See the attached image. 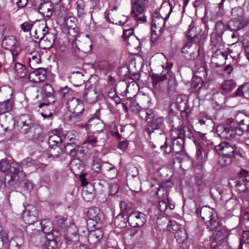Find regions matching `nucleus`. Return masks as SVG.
I'll return each mask as SVG.
<instances>
[{
    "label": "nucleus",
    "mask_w": 249,
    "mask_h": 249,
    "mask_svg": "<svg viewBox=\"0 0 249 249\" xmlns=\"http://www.w3.org/2000/svg\"><path fill=\"white\" fill-rule=\"evenodd\" d=\"M192 71L196 77L203 78L205 80L212 81L215 77L213 71L206 68L202 62L199 65H195L192 69Z\"/></svg>",
    "instance_id": "9b49d317"
},
{
    "label": "nucleus",
    "mask_w": 249,
    "mask_h": 249,
    "mask_svg": "<svg viewBox=\"0 0 249 249\" xmlns=\"http://www.w3.org/2000/svg\"><path fill=\"white\" fill-rule=\"evenodd\" d=\"M16 43L15 37L13 36H5L2 40V45L7 50H12Z\"/></svg>",
    "instance_id": "a18cd8bd"
},
{
    "label": "nucleus",
    "mask_w": 249,
    "mask_h": 249,
    "mask_svg": "<svg viewBox=\"0 0 249 249\" xmlns=\"http://www.w3.org/2000/svg\"><path fill=\"white\" fill-rule=\"evenodd\" d=\"M49 151L48 153L49 158H58L63 152V150L60 146H53L52 147H49Z\"/></svg>",
    "instance_id": "09e8293b"
},
{
    "label": "nucleus",
    "mask_w": 249,
    "mask_h": 249,
    "mask_svg": "<svg viewBox=\"0 0 249 249\" xmlns=\"http://www.w3.org/2000/svg\"><path fill=\"white\" fill-rule=\"evenodd\" d=\"M152 28L158 30L160 33H162L165 22L168 18H163L160 14L158 10H156L152 14Z\"/></svg>",
    "instance_id": "412c9836"
},
{
    "label": "nucleus",
    "mask_w": 249,
    "mask_h": 249,
    "mask_svg": "<svg viewBox=\"0 0 249 249\" xmlns=\"http://www.w3.org/2000/svg\"><path fill=\"white\" fill-rule=\"evenodd\" d=\"M215 151L218 154H223L227 156L234 157L235 155L242 156L240 149L234 144H229L227 142H221L214 146Z\"/></svg>",
    "instance_id": "1a4fd4ad"
},
{
    "label": "nucleus",
    "mask_w": 249,
    "mask_h": 249,
    "mask_svg": "<svg viewBox=\"0 0 249 249\" xmlns=\"http://www.w3.org/2000/svg\"><path fill=\"white\" fill-rule=\"evenodd\" d=\"M231 185H234L237 191L243 193L247 191L249 192V175L245 170H242L236 179H231L230 182Z\"/></svg>",
    "instance_id": "6e6552de"
},
{
    "label": "nucleus",
    "mask_w": 249,
    "mask_h": 249,
    "mask_svg": "<svg viewBox=\"0 0 249 249\" xmlns=\"http://www.w3.org/2000/svg\"><path fill=\"white\" fill-rule=\"evenodd\" d=\"M214 29L215 34L220 36H222L224 32L228 29L227 24L225 25L222 20H218L215 22Z\"/></svg>",
    "instance_id": "603ef678"
},
{
    "label": "nucleus",
    "mask_w": 249,
    "mask_h": 249,
    "mask_svg": "<svg viewBox=\"0 0 249 249\" xmlns=\"http://www.w3.org/2000/svg\"><path fill=\"white\" fill-rule=\"evenodd\" d=\"M13 55V70L15 73L20 78H24L27 75V71L25 66L22 64L18 62H14L16 61V57L18 55V53L15 51L12 52Z\"/></svg>",
    "instance_id": "5701e85b"
},
{
    "label": "nucleus",
    "mask_w": 249,
    "mask_h": 249,
    "mask_svg": "<svg viewBox=\"0 0 249 249\" xmlns=\"http://www.w3.org/2000/svg\"><path fill=\"white\" fill-rule=\"evenodd\" d=\"M194 30L193 29H189L187 33V36L190 37L191 39L187 41V43H191L192 44H195L196 45V47L199 48V50L202 51L203 42L201 40V38L200 36L196 34H192L191 32Z\"/></svg>",
    "instance_id": "f704fd0d"
},
{
    "label": "nucleus",
    "mask_w": 249,
    "mask_h": 249,
    "mask_svg": "<svg viewBox=\"0 0 249 249\" xmlns=\"http://www.w3.org/2000/svg\"><path fill=\"white\" fill-rule=\"evenodd\" d=\"M229 235V233L228 230L225 228H222L217 231L212 241H215L217 242H220L226 239Z\"/></svg>",
    "instance_id": "c03bdc74"
},
{
    "label": "nucleus",
    "mask_w": 249,
    "mask_h": 249,
    "mask_svg": "<svg viewBox=\"0 0 249 249\" xmlns=\"http://www.w3.org/2000/svg\"><path fill=\"white\" fill-rule=\"evenodd\" d=\"M196 133H194L191 128L186 125L178 126H173L171 130L172 141L168 140L167 137L163 138L165 142L160 147L166 154H169L173 151L178 153L184 149L185 139H191L195 137Z\"/></svg>",
    "instance_id": "f257e3e1"
},
{
    "label": "nucleus",
    "mask_w": 249,
    "mask_h": 249,
    "mask_svg": "<svg viewBox=\"0 0 249 249\" xmlns=\"http://www.w3.org/2000/svg\"><path fill=\"white\" fill-rule=\"evenodd\" d=\"M9 171L5 177V185L10 187L16 185L19 180L21 168L18 162L10 164L6 159L0 160V171L5 172Z\"/></svg>",
    "instance_id": "7ed1b4c3"
},
{
    "label": "nucleus",
    "mask_w": 249,
    "mask_h": 249,
    "mask_svg": "<svg viewBox=\"0 0 249 249\" xmlns=\"http://www.w3.org/2000/svg\"><path fill=\"white\" fill-rule=\"evenodd\" d=\"M23 217L28 225L36 222L38 220V213L36 208L32 205H28L23 213Z\"/></svg>",
    "instance_id": "6ab92c4d"
},
{
    "label": "nucleus",
    "mask_w": 249,
    "mask_h": 249,
    "mask_svg": "<svg viewBox=\"0 0 249 249\" xmlns=\"http://www.w3.org/2000/svg\"><path fill=\"white\" fill-rule=\"evenodd\" d=\"M235 95L249 100V82L240 86L235 91Z\"/></svg>",
    "instance_id": "37998d69"
},
{
    "label": "nucleus",
    "mask_w": 249,
    "mask_h": 249,
    "mask_svg": "<svg viewBox=\"0 0 249 249\" xmlns=\"http://www.w3.org/2000/svg\"><path fill=\"white\" fill-rule=\"evenodd\" d=\"M54 135L49 137L48 140V143L49 147H55L59 146L61 143L62 139L58 135L61 133V130L60 129H55L53 131Z\"/></svg>",
    "instance_id": "473e14b6"
},
{
    "label": "nucleus",
    "mask_w": 249,
    "mask_h": 249,
    "mask_svg": "<svg viewBox=\"0 0 249 249\" xmlns=\"http://www.w3.org/2000/svg\"><path fill=\"white\" fill-rule=\"evenodd\" d=\"M102 172L109 178H113L117 175L116 169L112 165L107 162L102 163Z\"/></svg>",
    "instance_id": "2f4dec72"
},
{
    "label": "nucleus",
    "mask_w": 249,
    "mask_h": 249,
    "mask_svg": "<svg viewBox=\"0 0 249 249\" xmlns=\"http://www.w3.org/2000/svg\"><path fill=\"white\" fill-rule=\"evenodd\" d=\"M22 238L21 237H15L11 239L9 242V249H19L22 244Z\"/></svg>",
    "instance_id": "13d9d810"
},
{
    "label": "nucleus",
    "mask_w": 249,
    "mask_h": 249,
    "mask_svg": "<svg viewBox=\"0 0 249 249\" xmlns=\"http://www.w3.org/2000/svg\"><path fill=\"white\" fill-rule=\"evenodd\" d=\"M168 77V87L167 91L169 94H172L176 91L177 83L175 76L173 72L169 69L167 70L166 73L163 72L160 74H154L152 76L153 83L157 85L162 82Z\"/></svg>",
    "instance_id": "39448f33"
},
{
    "label": "nucleus",
    "mask_w": 249,
    "mask_h": 249,
    "mask_svg": "<svg viewBox=\"0 0 249 249\" xmlns=\"http://www.w3.org/2000/svg\"><path fill=\"white\" fill-rule=\"evenodd\" d=\"M235 120L237 123V126L235 127L237 135L240 136L243 132H248L249 117L244 113H239L236 115Z\"/></svg>",
    "instance_id": "dca6fc26"
},
{
    "label": "nucleus",
    "mask_w": 249,
    "mask_h": 249,
    "mask_svg": "<svg viewBox=\"0 0 249 249\" xmlns=\"http://www.w3.org/2000/svg\"><path fill=\"white\" fill-rule=\"evenodd\" d=\"M84 75L79 71L73 72L71 75L68 77L70 81L74 86H81L84 83L85 80L84 79Z\"/></svg>",
    "instance_id": "e433bc0d"
},
{
    "label": "nucleus",
    "mask_w": 249,
    "mask_h": 249,
    "mask_svg": "<svg viewBox=\"0 0 249 249\" xmlns=\"http://www.w3.org/2000/svg\"><path fill=\"white\" fill-rule=\"evenodd\" d=\"M171 183L169 181L163 182L159 187V189L157 192V195L160 197L161 195L160 194L162 193L163 196L165 195V197H167L168 194V188L171 187Z\"/></svg>",
    "instance_id": "8fccbe9b"
},
{
    "label": "nucleus",
    "mask_w": 249,
    "mask_h": 249,
    "mask_svg": "<svg viewBox=\"0 0 249 249\" xmlns=\"http://www.w3.org/2000/svg\"><path fill=\"white\" fill-rule=\"evenodd\" d=\"M87 233L85 235L86 236L89 243L91 244H95L102 239L103 236V233L102 231L98 229H96L94 230L89 231L87 230Z\"/></svg>",
    "instance_id": "a878e982"
},
{
    "label": "nucleus",
    "mask_w": 249,
    "mask_h": 249,
    "mask_svg": "<svg viewBox=\"0 0 249 249\" xmlns=\"http://www.w3.org/2000/svg\"><path fill=\"white\" fill-rule=\"evenodd\" d=\"M28 57L29 66L32 69H36L37 65L41 63L40 55L37 52H33Z\"/></svg>",
    "instance_id": "79ce46f5"
},
{
    "label": "nucleus",
    "mask_w": 249,
    "mask_h": 249,
    "mask_svg": "<svg viewBox=\"0 0 249 249\" xmlns=\"http://www.w3.org/2000/svg\"><path fill=\"white\" fill-rule=\"evenodd\" d=\"M54 6L49 1L41 2L38 7V11L46 17H51L53 13Z\"/></svg>",
    "instance_id": "bb28decb"
},
{
    "label": "nucleus",
    "mask_w": 249,
    "mask_h": 249,
    "mask_svg": "<svg viewBox=\"0 0 249 249\" xmlns=\"http://www.w3.org/2000/svg\"><path fill=\"white\" fill-rule=\"evenodd\" d=\"M222 39V36H220L214 33H212L211 35V45L213 48L217 47L216 50L213 53L212 57L214 58L220 55L223 58L225 59L226 53L224 51H221L220 49H219V46L221 42Z\"/></svg>",
    "instance_id": "4be33fe9"
},
{
    "label": "nucleus",
    "mask_w": 249,
    "mask_h": 249,
    "mask_svg": "<svg viewBox=\"0 0 249 249\" xmlns=\"http://www.w3.org/2000/svg\"><path fill=\"white\" fill-rule=\"evenodd\" d=\"M194 142L196 148V156L198 158H202V152L204 151V143H201L198 140H194Z\"/></svg>",
    "instance_id": "774afa93"
},
{
    "label": "nucleus",
    "mask_w": 249,
    "mask_h": 249,
    "mask_svg": "<svg viewBox=\"0 0 249 249\" xmlns=\"http://www.w3.org/2000/svg\"><path fill=\"white\" fill-rule=\"evenodd\" d=\"M166 226L165 227H160V230L169 231L175 233V237L178 242H184L186 239V233L179 230L180 226L175 220H171L165 217L162 221Z\"/></svg>",
    "instance_id": "0eeeda50"
},
{
    "label": "nucleus",
    "mask_w": 249,
    "mask_h": 249,
    "mask_svg": "<svg viewBox=\"0 0 249 249\" xmlns=\"http://www.w3.org/2000/svg\"><path fill=\"white\" fill-rule=\"evenodd\" d=\"M64 238L68 244L76 242L79 239L78 229L73 223H71L64 231Z\"/></svg>",
    "instance_id": "f3484780"
},
{
    "label": "nucleus",
    "mask_w": 249,
    "mask_h": 249,
    "mask_svg": "<svg viewBox=\"0 0 249 249\" xmlns=\"http://www.w3.org/2000/svg\"><path fill=\"white\" fill-rule=\"evenodd\" d=\"M89 187L91 188V192L90 193H87V189H84L82 192L83 198L87 202L91 201L95 196L94 188L90 184H89Z\"/></svg>",
    "instance_id": "bf43d9fd"
},
{
    "label": "nucleus",
    "mask_w": 249,
    "mask_h": 249,
    "mask_svg": "<svg viewBox=\"0 0 249 249\" xmlns=\"http://www.w3.org/2000/svg\"><path fill=\"white\" fill-rule=\"evenodd\" d=\"M244 244H249V231H244L238 247L239 249H243Z\"/></svg>",
    "instance_id": "69168bd1"
},
{
    "label": "nucleus",
    "mask_w": 249,
    "mask_h": 249,
    "mask_svg": "<svg viewBox=\"0 0 249 249\" xmlns=\"http://www.w3.org/2000/svg\"><path fill=\"white\" fill-rule=\"evenodd\" d=\"M52 234V236L46 237L45 238L46 241L44 244L45 249H54L56 247V242L55 238L59 236V232L57 230H54Z\"/></svg>",
    "instance_id": "72a5a7b5"
},
{
    "label": "nucleus",
    "mask_w": 249,
    "mask_h": 249,
    "mask_svg": "<svg viewBox=\"0 0 249 249\" xmlns=\"http://www.w3.org/2000/svg\"><path fill=\"white\" fill-rule=\"evenodd\" d=\"M70 167L71 170L73 172L74 174H76L75 172L80 170L82 168L81 161L78 159H73L70 162Z\"/></svg>",
    "instance_id": "680f3d73"
},
{
    "label": "nucleus",
    "mask_w": 249,
    "mask_h": 249,
    "mask_svg": "<svg viewBox=\"0 0 249 249\" xmlns=\"http://www.w3.org/2000/svg\"><path fill=\"white\" fill-rule=\"evenodd\" d=\"M84 97L89 103L93 104L96 102L98 93L93 88L90 87L84 93Z\"/></svg>",
    "instance_id": "4c0bfd02"
},
{
    "label": "nucleus",
    "mask_w": 249,
    "mask_h": 249,
    "mask_svg": "<svg viewBox=\"0 0 249 249\" xmlns=\"http://www.w3.org/2000/svg\"><path fill=\"white\" fill-rule=\"evenodd\" d=\"M17 124L21 133H27L34 126L33 120L29 114H23L19 116Z\"/></svg>",
    "instance_id": "2eb2a0df"
},
{
    "label": "nucleus",
    "mask_w": 249,
    "mask_h": 249,
    "mask_svg": "<svg viewBox=\"0 0 249 249\" xmlns=\"http://www.w3.org/2000/svg\"><path fill=\"white\" fill-rule=\"evenodd\" d=\"M12 108V102L10 100H7L3 102H0V114H4L10 111Z\"/></svg>",
    "instance_id": "4d7b16f0"
},
{
    "label": "nucleus",
    "mask_w": 249,
    "mask_h": 249,
    "mask_svg": "<svg viewBox=\"0 0 249 249\" xmlns=\"http://www.w3.org/2000/svg\"><path fill=\"white\" fill-rule=\"evenodd\" d=\"M67 106L69 110L76 117L81 115L84 110V105L82 101L74 97H72L68 100Z\"/></svg>",
    "instance_id": "4468645a"
},
{
    "label": "nucleus",
    "mask_w": 249,
    "mask_h": 249,
    "mask_svg": "<svg viewBox=\"0 0 249 249\" xmlns=\"http://www.w3.org/2000/svg\"><path fill=\"white\" fill-rule=\"evenodd\" d=\"M236 86L235 82L232 80L230 79L224 81L221 86V89L225 93H229L232 91Z\"/></svg>",
    "instance_id": "49530a36"
},
{
    "label": "nucleus",
    "mask_w": 249,
    "mask_h": 249,
    "mask_svg": "<svg viewBox=\"0 0 249 249\" xmlns=\"http://www.w3.org/2000/svg\"><path fill=\"white\" fill-rule=\"evenodd\" d=\"M49 29L47 25L44 23L39 24L38 28L36 29L32 35L36 39H39V42L41 40L45 34L47 33Z\"/></svg>",
    "instance_id": "c9c22d12"
},
{
    "label": "nucleus",
    "mask_w": 249,
    "mask_h": 249,
    "mask_svg": "<svg viewBox=\"0 0 249 249\" xmlns=\"http://www.w3.org/2000/svg\"><path fill=\"white\" fill-rule=\"evenodd\" d=\"M210 81L206 80L205 83L202 80V78L196 77L192 83V87L195 91H199L201 89H207L209 85V82Z\"/></svg>",
    "instance_id": "58836bf2"
},
{
    "label": "nucleus",
    "mask_w": 249,
    "mask_h": 249,
    "mask_svg": "<svg viewBox=\"0 0 249 249\" xmlns=\"http://www.w3.org/2000/svg\"><path fill=\"white\" fill-rule=\"evenodd\" d=\"M124 214H120L115 218L114 222L117 227L123 228L125 227L126 223L128 222L127 217L128 216H127L126 218H124Z\"/></svg>",
    "instance_id": "3c124183"
},
{
    "label": "nucleus",
    "mask_w": 249,
    "mask_h": 249,
    "mask_svg": "<svg viewBox=\"0 0 249 249\" xmlns=\"http://www.w3.org/2000/svg\"><path fill=\"white\" fill-rule=\"evenodd\" d=\"M63 140L67 143L66 148L71 144L75 143L77 141V135L74 131H69L64 134Z\"/></svg>",
    "instance_id": "a19ab883"
},
{
    "label": "nucleus",
    "mask_w": 249,
    "mask_h": 249,
    "mask_svg": "<svg viewBox=\"0 0 249 249\" xmlns=\"http://www.w3.org/2000/svg\"><path fill=\"white\" fill-rule=\"evenodd\" d=\"M211 249H230V247L225 241L221 242L212 241L211 245Z\"/></svg>",
    "instance_id": "052dcab7"
},
{
    "label": "nucleus",
    "mask_w": 249,
    "mask_h": 249,
    "mask_svg": "<svg viewBox=\"0 0 249 249\" xmlns=\"http://www.w3.org/2000/svg\"><path fill=\"white\" fill-rule=\"evenodd\" d=\"M36 74H39V78L41 82L44 81L47 78V71L43 68L36 67L34 69Z\"/></svg>",
    "instance_id": "338daca9"
},
{
    "label": "nucleus",
    "mask_w": 249,
    "mask_h": 249,
    "mask_svg": "<svg viewBox=\"0 0 249 249\" xmlns=\"http://www.w3.org/2000/svg\"><path fill=\"white\" fill-rule=\"evenodd\" d=\"M99 111L96 110L95 113L91 115V117L88 121V125L93 132H101L104 128V123L102 120L99 118Z\"/></svg>",
    "instance_id": "aec40b11"
},
{
    "label": "nucleus",
    "mask_w": 249,
    "mask_h": 249,
    "mask_svg": "<svg viewBox=\"0 0 249 249\" xmlns=\"http://www.w3.org/2000/svg\"><path fill=\"white\" fill-rule=\"evenodd\" d=\"M142 118L147 122L145 131L150 135L155 131H159V134L163 138H166L164 118L156 115L152 109H145L141 111Z\"/></svg>",
    "instance_id": "f03ea898"
},
{
    "label": "nucleus",
    "mask_w": 249,
    "mask_h": 249,
    "mask_svg": "<svg viewBox=\"0 0 249 249\" xmlns=\"http://www.w3.org/2000/svg\"><path fill=\"white\" fill-rule=\"evenodd\" d=\"M231 16L233 18H244V11L240 7H236L232 8L231 11Z\"/></svg>",
    "instance_id": "0e129e2a"
},
{
    "label": "nucleus",
    "mask_w": 249,
    "mask_h": 249,
    "mask_svg": "<svg viewBox=\"0 0 249 249\" xmlns=\"http://www.w3.org/2000/svg\"><path fill=\"white\" fill-rule=\"evenodd\" d=\"M247 24L244 18H233L227 23V28L231 32H235L244 28Z\"/></svg>",
    "instance_id": "b1692460"
},
{
    "label": "nucleus",
    "mask_w": 249,
    "mask_h": 249,
    "mask_svg": "<svg viewBox=\"0 0 249 249\" xmlns=\"http://www.w3.org/2000/svg\"><path fill=\"white\" fill-rule=\"evenodd\" d=\"M53 13L61 18H65L66 16V9L62 4H59L54 6Z\"/></svg>",
    "instance_id": "864d4df0"
},
{
    "label": "nucleus",
    "mask_w": 249,
    "mask_h": 249,
    "mask_svg": "<svg viewBox=\"0 0 249 249\" xmlns=\"http://www.w3.org/2000/svg\"><path fill=\"white\" fill-rule=\"evenodd\" d=\"M220 156L218 159V163L219 166L224 167L230 165L232 162L233 158L230 156H227L223 154H219Z\"/></svg>",
    "instance_id": "de8ad7c7"
},
{
    "label": "nucleus",
    "mask_w": 249,
    "mask_h": 249,
    "mask_svg": "<svg viewBox=\"0 0 249 249\" xmlns=\"http://www.w3.org/2000/svg\"><path fill=\"white\" fill-rule=\"evenodd\" d=\"M171 109L176 108L180 111L181 117L183 120H186L189 117L191 112L190 106L188 105V98L184 94L179 95L176 99V102L171 105Z\"/></svg>",
    "instance_id": "423d86ee"
},
{
    "label": "nucleus",
    "mask_w": 249,
    "mask_h": 249,
    "mask_svg": "<svg viewBox=\"0 0 249 249\" xmlns=\"http://www.w3.org/2000/svg\"><path fill=\"white\" fill-rule=\"evenodd\" d=\"M41 90L42 97L48 102V104L55 102L54 91L51 85L46 84L41 88Z\"/></svg>",
    "instance_id": "393cba45"
},
{
    "label": "nucleus",
    "mask_w": 249,
    "mask_h": 249,
    "mask_svg": "<svg viewBox=\"0 0 249 249\" xmlns=\"http://www.w3.org/2000/svg\"><path fill=\"white\" fill-rule=\"evenodd\" d=\"M216 131L217 135L222 139H231L237 135L235 127L228 124H221L217 126Z\"/></svg>",
    "instance_id": "ddd939ff"
},
{
    "label": "nucleus",
    "mask_w": 249,
    "mask_h": 249,
    "mask_svg": "<svg viewBox=\"0 0 249 249\" xmlns=\"http://www.w3.org/2000/svg\"><path fill=\"white\" fill-rule=\"evenodd\" d=\"M201 51L195 44L185 42L180 53L183 57L188 60H195L198 58Z\"/></svg>",
    "instance_id": "9d476101"
},
{
    "label": "nucleus",
    "mask_w": 249,
    "mask_h": 249,
    "mask_svg": "<svg viewBox=\"0 0 249 249\" xmlns=\"http://www.w3.org/2000/svg\"><path fill=\"white\" fill-rule=\"evenodd\" d=\"M31 133L28 136V139L36 142H42L44 140V134L42 128L39 126H34Z\"/></svg>",
    "instance_id": "cd10ccee"
},
{
    "label": "nucleus",
    "mask_w": 249,
    "mask_h": 249,
    "mask_svg": "<svg viewBox=\"0 0 249 249\" xmlns=\"http://www.w3.org/2000/svg\"><path fill=\"white\" fill-rule=\"evenodd\" d=\"M213 98L217 105L221 106L225 102L226 96L223 93L218 92L213 94Z\"/></svg>",
    "instance_id": "e2e57ef3"
},
{
    "label": "nucleus",
    "mask_w": 249,
    "mask_h": 249,
    "mask_svg": "<svg viewBox=\"0 0 249 249\" xmlns=\"http://www.w3.org/2000/svg\"><path fill=\"white\" fill-rule=\"evenodd\" d=\"M88 224L91 223L93 226L95 224H102L105 219V215L101 210L96 207H91L89 209L87 212Z\"/></svg>",
    "instance_id": "f8f14e48"
},
{
    "label": "nucleus",
    "mask_w": 249,
    "mask_h": 249,
    "mask_svg": "<svg viewBox=\"0 0 249 249\" xmlns=\"http://www.w3.org/2000/svg\"><path fill=\"white\" fill-rule=\"evenodd\" d=\"M35 160H33L30 157H28L22 160L20 163H18L21 168V172L20 173L19 176H23V177H25V173L23 172L22 168L32 166L35 164Z\"/></svg>",
    "instance_id": "5fc2aeb1"
},
{
    "label": "nucleus",
    "mask_w": 249,
    "mask_h": 249,
    "mask_svg": "<svg viewBox=\"0 0 249 249\" xmlns=\"http://www.w3.org/2000/svg\"><path fill=\"white\" fill-rule=\"evenodd\" d=\"M39 225L41 227L42 231L46 235V237L52 236L53 232V226L52 222L47 219L42 220Z\"/></svg>",
    "instance_id": "7c9ffc66"
},
{
    "label": "nucleus",
    "mask_w": 249,
    "mask_h": 249,
    "mask_svg": "<svg viewBox=\"0 0 249 249\" xmlns=\"http://www.w3.org/2000/svg\"><path fill=\"white\" fill-rule=\"evenodd\" d=\"M127 221L132 227H140L146 221V215L139 212H132L127 217Z\"/></svg>",
    "instance_id": "a211bd4d"
},
{
    "label": "nucleus",
    "mask_w": 249,
    "mask_h": 249,
    "mask_svg": "<svg viewBox=\"0 0 249 249\" xmlns=\"http://www.w3.org/2000/svg\"><path fill=\"white\" fill-rule=\"evenodd\" d=\"M75 6L77 10V16L82 18L85 14V3L83 0H78L75 3Z\"/></svg>",
    "instance_id": "6e6d98bb"
},
{
    "label": "nucleus",
    "mask_w": 249,
    "mask_h": 249,
    "mask_svg": "<svg viewBox=\"0 0 249 249\" xmlns=\"http://www.w3.org/2000/svg\"><path fill=\"white\" fill-rule=\"evenodd\" d=\"M55 35L49 31L39 42L40 47L44 50L50 49L54 43Z\"/></svg>",
    "instance_id": "c85d7f7f"
},
{
    "label": "nucleus",
    "mask_w": 249,
    "mask_h": 249,
    "mask_svg": "<svg viewBox=\"0 0 249 249\" xmlns=\"http://www.w3.org/2000/svg\"><path fill=\"white\" fill-rule=\"evenodd\" d=\"M213 213L214 210L207 206L202 207L200 209L197 208L195 211L197 215H200L210 231L214 230L219 226V222Z\"/></svg>",
    "instance_id": "20e7f679"
},
{
    "label": "nucleus",
    "mask_w": 249,
    "mask_h": 249,
    "mask_svg": "<svg viewBox=\"0 0 249 249\" xmlns=\"http://www.w3.org/2000/svg\"><path fill=\"white\" fill-rule=\"evenodd\" d=\"M145 4L138 1L135 0L132 3V9L131 13L133 16H136L138 15L142 14L144 10Z\"/></svg>",
    "instance_id": "ea45409f"
},
{
    "label": "nucleus",
    "mask_w": 249,
    "mask_h": 249,
    "mask_svg": "<svg viewBox=\"0 0 249 249\" xmlns=\"http://www.w3.org/2000/svg\"><path fill=\"white\" fill-rule=\"evenodd\" d=\"M70 23H77V20L73 17H69L66 20L68 34L72 36H76L79 32V29L76 24L71 25Z\"/></svg>",
    "instance_id": "c756f323"
}]
</instances>
